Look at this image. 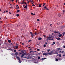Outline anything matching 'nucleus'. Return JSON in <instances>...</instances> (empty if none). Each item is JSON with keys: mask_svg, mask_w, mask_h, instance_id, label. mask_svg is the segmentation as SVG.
Masks as SVG:
<instances>
[{"mask_svg": "<svg viewBox=\"0 0 65 65\" xmlns=\"http://www.w3.org/2000/svg\"><path fill=\"white\" fill-rule=\"evenodd\" d=\"M53 54V52L52 51L50 53H43V56H49V55H51Z\"/></svg>", "mask_w": 65, "mask_h": 65, "instance_id": "f257e3e1", "label": "nucleus"}, {"mask_svg": "<svg viewBox=\"0 0 65 65\" xmlns=\"http://www.w3.org/2000/svg\"><path fill=\"white\" fill-rule=\"evenodd\" d=\"M19 54L22 55L21 56L22 58H23V57H24V56H26V55H27V54L26 53H24L23 54H22V53H19Z\"/></svg>", "mask_w": 65, "mask_h": 65, "instance_id": "f03ea898", "label": "nucleus"}, {"mask_svg": "<svg viewBox=\"0 0 65 65\" xmlns=\"http://www.w3.org/2000/svg\"><path fill=\"white\" fill-rule=\"evenodd\" d=\"M17 58L19 60V62L20 63H21V61L20 58L19 57H17Z\"/></svg>", "mask_w": 65, "mask_h": 65, "instance_id": "7ed1b4c3", "label": "nucleus"}, {"mask_svg": "<svg viewBox=\"0 0 65 65\" xmlns=\"http://www.w3.org/2000/svg\"><path fill=\"white\" fill-rule=\"evenodd\" d=\"M38 38V40H41L42 39V38L41 37H39Z\"/></svg>", "mask_w": 65, "mask_h": 65, "instance_id": "20e7f679", "label": "nucleus"}, {"mask_svg": "<svg viewBox=\"0 0 65 65\" xmlns=\"http://www.w3.org/2000/svg\"><path fill=\"white\" fill-rule=\"evenodd\" d=\"M54 54H56L57 55L58 54V53L57 52V51H55L54 52Z\"/></svg>", "mask_w": 65, "mask_h": 65, "instance_id": "39448f33", "label": "nucleus"}, {"mask_svg": "<svg viewBox=\"0 0 65 65\" xmlns=\"http://www.w3.org/2000/svg\"><path fill=\"white\" fill-rule=\"evenodd\" d=\"M47 8V7L46 6H45V7H44V8H45V9H46V10H49V9H48L47 8Z\"/></svg>", "mask_w": 65, "mask_h": 65, "instance_id": "423d86ee", "label": "nucleus"}, {"mask_svg": "<svg viewBox=\"0 0 65 65\" xmlns=\"http://www.w3.org/2000/svg\"><path fill=\"white\" fill-rule=\"evenodd\" d=\"M62 34H60L58 35V37H60L61 36H62Z\"/></svg>", "mask_w": 65, "mask_h": 65, "instance_id": "0eeeda50", "label": "nucleus"}, {"mask_svg": "<svg viewBox=\"0 0 65 65\" xmlns=\"http://www.w3.org/2000/svg\"><path fill=\"white\" fill-rule=\"evenodd\" d=\"M47 40H50V39H51V38H49L47 37Z\"/></svg>", "mask_w": 65, "mask_h": 65, "instance_id": "6e6552de", "label": "nucleus"}, {"mask_svg": "<svg viewBox=\"0 0 65 65\" xmlns=\"http://www.w3.org/2000/svg\"><path fill=\"white\" fill-rule=\"evenodd\" d=\"M44 59H43V58H42V59H40V60L42 62L43 61Z\"/></svg>", "mask_w": 65, "mask_h": 65, "instance_id": "1a4fd4ad", "label": "nucleus"}, {"mask_svg": "<svg viewBox=\"0 0 65 65\" xmlns=\"http://www.w3.org/2000/svg\"><path fill=\"white\" fill-rule=\"evenodd\" d=\"M64 52V51H60L59 52V53H63Z\"/></svg>", "mask_w": 65, "mask_h": 65, "instance_id": "9d476101", "label": "nucleus"}, {"mask_svg": "<svg viewBox=\"0 0 65 65\" xmlns=\"http://www.w3.org/2000/svg\"><path fill=\"white\" fill-rule=\"evenodd\" d=\"M8 41L9 43H11V41L10 40H8Z\"/></svg>", "mask_w": 65, "mask_h": 65, "instance_id": "9b49d317", "label": "nucleus"}, {"mask_svg": "<svg viewBox=\"0 0 65 65\" xmlns=\"http://www.w3.org/2000/svg\"><path fill=\"white\" fill-rule=\"evenodd\" d=\"M13 55H18V53L17 52L16 53H15V54H13Z\"/></svg>", "mask_w": 65, "mask_h": 65, "instance_id": "f8f14e48", "label": "nucleus"}, {"mask_svg": "<svg viewBox=\"0 0 65 65\" xmlns=\"http://www.w3.org/2000/svg\"><path fill=\"white\" fill-rule=\"evenodd\" d=\"M15 48H18V46L17 45V46H15Z\"/></svg>", "mask_w": 65, "mask_h": 65, "instance_id": "ddd939ff", "label": "nucleus"}, {"mask_svg": "<svg viewBox=\"0 0 65 65\" xmlns=\"http://www.w3.org/2000/svg\"><path fill=\"white\" fill-rule=\"evenodd\" d=\"M56 39H57V40H60V38H59V37H58V38H56Z\"/></svg>", "mask_w": 65, "mask_h": 65, "instance_id": "4468645a", "label": "nucleus"}, {"mask_svg": "<svg viewBox=\"0 0 65 65\" xmlns=\"http://www.w3.org/2000/svg\"><path fill=\"white\" fill-rule=\"evenodd\" d=\"M51 37H47L48 38H51L52 37H53V36H52V35H51Z\"/></svg>", "mask_w": 65, "mask_h": 65, "instance_id": "2eb2a0df", "label": "nucleus"}, {"mask_svg": "<svg viewBox=\"0 0 65 65\" xmlns=\"http://www.w3.org/2000/svg\"><path fill=\"white\" fill-rule=\"evenodd\" d=\"M20 12V10H18L17 11V13H18L19 12Z\"/></svg>", "mask_w": 65, "mask_h": 65, "instance_id": "dca6fc26", "label": "nucleus"}, {"mask_svg": "<svg viewBox=\"0 0 65 65\" xmlns=\"http://www.w3.org/2000/svg\"><path fill=\"white\" fill-rule=\"evenodd\" d=\"M16 15L17 16V17H18L19 16V14H17V15Z\"/></svg>", "mask_w": 65, "mask_h": 65, "instance_id": "f3484780", "label": "nucleus"}, {"mask_svg": "<svg viewBox=\"0 0 65 65\" xmlns=\"http://www.w3.org/2000/svg\"><path fill=\"white\" fill-rule=\"evenodd\" d=\"M24 8H25L26 9H27V6H25V7H24Z\"/></svg>", "mask_w": 65, "mask_h": 65, "instance_id": "a211bd4d", "label": "nucleus"}, {"mask_svg": "<svg viewBox=\"0 0 65 65\" xmlns=\"http://www.w3.org/2000/svg\"><path fill=\"white\" fill-rule=\"evenodd\" d=\"M21 52L23 54H24V52L23 51H21Z\"/></svg>", "mask_w": 65, "mask_h": 65, "instance_id": "6ab92c4d", "label": "nucleus"}, {"mask_svg": "<svg viewBox=\"0 0 65 65\" xmlns=\"http://www.w3.org/2000/svg\"><path fill=\"white\" fill-rule=\"evenodd\" d=\"M58 59H55V61H58Z\"/></svg>", "mask_w": 65, "mask_h": 65, "instance_id": "aec40b11", "label": "nucleus"}, {"mask_svg": "<svg viewBox=\"0 0 65 65\" xmlns=\"http://www.w3.org/2000/svg\"><path fill=\"white\" fill-rule=\"evenodd\" d=\"M22 3L23 4H25V2L24 1L22 2Z\"/></svg>", "mask_w": 65, "mask_h": 65, "instance_id": "412c9836", "label": "nucleus"}, {"mask_svg": "<svg viewBox=\"0 0 65 65\" xmlns=\"http://www.w3.org/2000/svg\"><path fill=\"white\" fill-rule=\"evenodd\" d=\"M30 34H31V35H32V32H30Z\"/></svg>", "mask_w": 65, "mask_h": 65, "instance_id": "4be33fe9", "label": "nucleus"}, {"mask_svg": "<svg viewBox=\"0 0 65 65\" xmlns=\"http://www.w3.org/2000/svg\"><path fill=\"white\" fill-rule=\"evenodd\" d=\"M34 36V35H33V34H32V35L31 34V36H32V38L33 36Z\"/></svg>", "mask_w": 65, "mask_h": 65, "instance_id": "5701e85b", "label": "nucleus"}, {"mask_svg": "<svg viewBox=\"0 0 65 65\" xmlns=\"http://www.w3.org/2000/svg\"><path fill=\"white\" fill-rule=\"evenodd\" d=\"M46 45L45 44H44V47H46Z\"/></svg>", "mask_w": 65, "mask_h": 65, "instance_id": "b1692460", "label": "nucleus"}, {"mask_svg": "<svg viewBox=\"0 0 65 65\" xmlns=\"http://www.w3.org/2000/svg\"><path fill=\"white\" fill-rule=\"evenodd\" d=\"M64 11H64V10H63V11H62L63 13V14L64 13Z\"/></svg>", "mask_w": 65, "mask_h": 65, "instance_id": "393cba45", "label": "nucleus"}, {"mask_svg": "<svg viewBox=\"0 0 65 65\" xmlns=\"http://www.w3.org/2000/svg\"><path fill=\"white\" fill-rule=\"evenodd\" d=\"M53 40V38H52V39H50V40Z\"/></svg>", "mask_w": 65, "mask_h": 65, "instance_id": "a878e982", "label": "nucleus"}, {"mask_svg": "<svg viewBox=\"0 0 65 65\" xmlns=\"http://www.w3.org/2000/svg\"><path fill=\"white\" fill-rule=\"evenodd\" d=\"M16 51L15 50H14L13 52H14V53Z\"/></svg>", "mask_w": 65, "mask_h": 65, "instance_id": "bb28decb", "label": "nucleus"}, {"mask_svg": "<svg viewBox=\"0 0 65 65\" xmlns=\"http://www.w3.org/2000/svg\"><path fill=\"white\" fill-rule=\"evenodd\" d=\"M31 41V40H29L28 41V42H30Z\"/></svg>", "mask_w": 65, "mask_h": 65, "instance_id": "cd10ccee", "label": "nucleus"}, {"mask_svg": "<svg viewBox=\"0 0 65 65\" xmlns=\"http://www.w3.org/2000/svg\"><path fill=\"white\" fill-rule=\"evenodd\" d=\"M23 57L25 58V59L26 58H27V57Z\"/></svg>", "mask_w": 65, "mask_h": 65, "instance_id": "c85d7f7f", "label": "nucleus"}, {"mask_svg": "<svg viewBox=\"0 0 65 65\" xmlns=\"http://www.w3.org/2000/svg\"><path fill=\"white\" fill-rule=\"evenodd\" d=\"M30 2H33V1L32 0H30Z\"/></svg>", "mask_w": 65, "mask_h": 65, "instance_id": "c756f323", "label": "nucleus"}, {"mask_svg": "<svg viewBox=\"0 0 65 65\" xmlns=\"http://www.w3.org/2000/svg\"><path fill=\"white\" fill-rule=\"evenodd\" d=\"M50 51V50L49 49V50H47V51L48 52H49V51Z\"/></svg>", "mask_w": 65, "mask_h": 65, "instance_id": "7c9ffc66", "label": "nucleus"}, {"mask_svg": "<svg viewBox=\"0 0 65 65\" xmlns=\"http://www.w3.org/2000/svg\"><path fill=\"white\" fill-rule=\"evenodd\" d=\"M40 59V57H38V59Z\"/></svg>", "mask_w": 65, "mask_h": 65, "instance_id": "2f4dec72", "label": "nucleus"}, {"mask_svg": "<svg viewBox=\"0 0 65 65\" xmlns=\"http://www.w3.org/2000/svg\"><path fill=\"white\" fill-rule=\"evenodd\" d=\"M41 5H39V7H41Z\"/></svg>", "mask_w": 65, "mask_h": 65, "instance_id": "473e14b6", "label": "nucleus"}, {"mask_svg": "<svg viewBox=\"0 0 65 65\" xmlns=\"http://www.w3.org/2000/svg\"><path fill=\"white\" fill-rule=\"evenodd\" d=\"M58 49V50H60V48H57Z\"/></svg>", "mask_w": 65, "mask_h": 65, "instance_id": "72a5a7b5", "label": "nucleus"}, {"mask_svg": "<svg viewBox=\"0 0 65 65\" xmlns=\"http://www.w3.org/2000/svg\"><path fill=\"white\" fill-rule=\"evenodd\" d=\"M59 57H61V54L59 55Z\"/></svg>", "mask_w": 65, "mask_h": 65, "instance_id": "f704fd0d", "label": "nucleus"}, {"mask_svg": "<svg viewBox=\"0 0 65 65\" xmlns=\"http://www.w3.org/2000/svg\"><path fill=\"white\" fill-rule=\"evenodd\" d=\"M37 50L38 51H40V50H39V49H38Z\"/></svg>", "mask_w": 65, "mask_h": 65, "instance_id": "c9c22d12", "label": "nucleus"}, {"mask_svg": "<svg viewBox=\"0 0 65 65\" xmlns=\"http://www.w3.org/2000/svg\"><path fill=\"white\" fill-rule=\"evenodd\" d=\"M47 58H43V59H44V60H45V59H46Z\"/></svg>", "mask_w": 65, "mask_h": 65, "instance_id": "e433bc0d", "label": "nucleus"}, {"mask_svg": "<svg viewBox=\"0 0 65 65\" xmlns=\"http://www.w3.org/2000/svg\"><path fill=\"white\" fill-rule=\"evenodd\" d=\"M31 15H32L33 14V13H31Z\"/></svg>", "mask_w": 65, "mask_h": 65, "instance_id": "4c0bfd02", "label": "nucleus"}, {"mask_svg": "<svg viewBox=\"0 0 65 65\" xmlns=\"http://www.w3.org/2000/svg\"><path fill=\"white\" fill-rule=\"evenodd\" d=\"M62 55L63 56H65V54H64V55Z\"/></svg>", "mask_w": 65, "mask_h": 65, "instance_id": "58836bf2", "label": "nucleus"}, {"mask_svg": "<svg viewBox=\"0 0 65 65\" xmlns=\"http://www.w3.org/2000/svg\"><path fill=\"white\" fill-rule=\"evenodd\" d=\"M37 21H39V19H37Z\"/></svg>", "mask_w": 65, "mask_h": 65, "instance_id": "ea45409f", "label": "nucleus"}, {"mask_svg": "<svg viewBox=\"0 0 65 65\" xmlns=\"http://www.w3.org/2000/svg\"><path fill=\"white\" fill-rule=\"evenodd\" d=\"M57 32V31H55L54 33H56Z\"/></svg>", "mask_w": 65, "mask_h": 65, "instance_id": "a19ab883", "label": "nucleus"}, {"mask_svg": "<svg viewBox=\"0 0 65 65\" xmlns=\"http://www.w3.org/2000/svg\"><path fill=\"white\" fill-rule=\"evenodd\" d=\"M8 14H11V13L10 12H9V13H8Z\"/></svg>", "mask_w": 65, "mask_h": 65, "instance_id": "79ce46f5", "label": "nucleus"}, {"mask_svg": "<svg viewBox=\"0 0 65 65\" xmlns=\"http://www.w3.org/2000/svg\"><path fill=\"white\" fill-rule=\"evenodd\" d=\"M56 43V42H53V44H55Z\"/></svg>", "mask_w": 65, "mask_h": 65, "instance_id": "37998d69", "label": "nucleus"}, {"mask_svg": "<svg viewBox=\"0 0 65 65\" xmlns=\"http://www.w3.org/2000/svg\"><path fill=\"white\" fill-rule=\"evenodd\" d=\"M35 6V5H34V4H33L32 5V6Z\"/></svg>", "mask_w": 65, "mask_h": 65, "instance_id": "c03bdc74", "label": "nucleus"}, {"mask_svg": "<svg viewBox=\"0 0 65 65\" xmlns=\"http://www.w3.org/2000/svg\"><path fill=\"white\" fill-rule=\"evenodd\" d=\"M8 11H6V12L7 13L8 12Z\"/></svg>", "mask_w": 65, "mask_h": 65, "instance_id": "a18cd8bd", "label": "nucleus"}, {"mask_svg": "<svg viewBox=\"0 0 65 65\" xmlns=\"http://www.w3.org/2000/svg\"><path fill=\"white\" fill-rule=\"evenodd\" d=\"M5 11H4L2 12L3 13H4L5 12Z\"/></svg>", "mask_w": 65, "mask_h": 65, "instance_id": "49530a36", "label": "nucleus"}, {"mask_svg": "<svg viewBox=\"0 0 65 65\" xmlns=\"http://www.w3.org/2000/svg\"><path fill=\"white\" fill-rule=\"evenodd\" d=\"M41 53H39L37 55H39V54H41Z\"/></svg>", "mask_w": 65, "mask_h": 65, "instance_id": "de8ad7c7", "label": "nucleus"}, {"mask_svg": "<svg viewBox=\"0 0 65 65\" xmlns=\"http://www.w3.org/2000/svg\"><path fill=\"white\" fill-rule=\"evenodd\" d=\"M16 44L18 46H19V45L17 43H16Z\"/></svg>", "mask_w": 65, "mask_h": 65, "instance_id": "09e8293b", "label": "nucleus"}, {"mask_svg": "<svg viewBox=\"0 0 65 65\" xmlns=\"http://www.w3.org/2000/svg\"><path fill=\"white\" fill-rule=\"evenodd\" d=\"M35 13H34V14H33L32 15H35Z\"/></svg>", "mask_w": 65, "mask_h": 65, "instance_id": "8fccbe9b", "label": "nucleus"}, {"mask_svg": "<svg viewBox=\"0 0 65 65\" xmlns=\"http://www.w3.org/2000/svg\"><path fill=\"white\" fill-rule=\"evenodd\" d=\"M20 4H23V3H20Z\"/></svg>", "mask_w": 65, "mask_h": 65, "instance_id": "3c124183", "label": "nucleus"}, {"mask_svg": "<svg viewBox=\"0 0 65 65\" xmlns=\"http://www.w3.org/2000/svg\"><path fill=\"white\" fill-rule=\"evenodd\" d=\"M35 35H37V33H36V32L35 33Z\"/></svg>", "mask_w": 65, "mask_h": 65, "instance_id": "603ef678", "label": "nucleus"}, {"mask_svg": "<svg viewBox=\"0 0 65 65\" xmlns=\"http://www.w3.org/2000/svg\"><path fill=\"white\" fill-rule=\"evenodd\" d=\"M59 33V31L57 32H56V33Z\"/></svg>", "mask_w": 65, "mask_h": 65, "instance_id": "864d4df0", "label": "nucleus"}, {"mask_svg": "<svg viewBox=\"0 0 65 65\" xmlns=\"http://www.w3.org/2000/svg\"><path fill=\"white\" fill-rule=\"evenodd\" d=\"M22 45H24V44L23 43H22Z\"/></svg>", "mask_w": 65, "mask_h": 65, "instance_id": "5fc2aeb1", "label": "nucleus"}, {"mask_svg": "<svg viewBox=\"0 0 65 65\" xmlns=\"http://www.w3.org/2000/svg\"><path fill=\"white\" fill-rule=\"evenodd\" d=\"M31 3H31V4H33L34 3H33V2L32 3V2H31Z\"/></svg>", "mask_w": 65, "mask_h": 65, "instance_id": "6e6d98bb", "label": "nucleus"}, {"mask_svg": "<svg viewBox=\"0 0 65 65\" xmlns=\"http://www.w3.org/2000/svg\"><path fill=\"white\" fill-rule=\"evenodd\" d=\"M52 35H53L54 34L53 33H52Z\"/></svg>", "mask_w": 65, "mask_h": 65, "instance_id": "4d7b16f0", "label": "nucleus"}, {"mask_svg": "<svg viewBox=\"0 0 65 65\" xmlns=\"http://www.w3.org/2000/svg\"><path fill=\"white\" fill-rule=\"evenodd\" d=\"M63 48H65V46H63Z\"/></svg>", "mask_w": 65, "mask_h": 65, "instance_id": "13d9d810", "label": "nucleus"}, {"mask_svg": "<svg viewBox=\"0 0 65 65\" xmlns=\"http://www.w3.org/2000/svg\"><path fill=\"white\" fill-rule=\"evenodd\" d=\"M58 59H59V60H60L61 59V58H58Z\"/></svg>", "mask_w": 65, "mask_h": 65, "instance_id": "bf43d9fd", "label": "nucleus"}, {"mask_svg": "<svg viewBox=\"0 0 65 65\" xmlns=\"http://www.w3.org/2000/svg\"><path fill=\"white\" fill-rule=\"evenodd\" d=\"M44 37H46V36L45 35H44Z\"/></svg>", "mask_w": 65, "mask_h": 65, "instance_id": "052dcab7", "label": "nucleus"}, {"mask_svg": "<svg viewBox=\"0 0 65 65\" xmlns=\"http://www.w3.org/2000/svg\"><path fill=\"white\" fill-rule=\"evenodd\" d=\"M45 5V4H44L43 5V6H44Z\"/></svg>", "mask_w": 65, "mask_h": 65, "instance_id": "680f3d73", "label": "nucleus"}, {"mask_svg": "<svg viewBox=\"0 0 65 65\" xmlns=\"http://www.w3.org/2000/svg\"><path fill=\"white\" fill-rule=\"evenodd\" d=\"M62 34H65V32H63Z\"/></svg>", "mask_w": 65, "mask_h": 65, "instance_id": "e2e57ef3", "label": "nucleus"}, {"mask_svg": "<svg viewBox=\"0 0 65 65\" xmlns=\"http://www.w3.org/2000/svg\"><path fill=\"white\" fill-rule=\"evenodd\" d=\"M47 42H46V43H45V44H47Z\"/></svg>", "mask_w": 65, "mask_h": 65, "instance_id": "0e129e2a", "label": "nucleus"}, {"mask_svg": "<svg viewBox=\"0 0 65 65\" xmlns=\"http://www.w3.org/2000/svg\"><path fill=\"white\" fill-rule=\"evenodd\" d=\"M14 0H12L11 1L12 2H13V1Z\"/></svg>", "mask_w": 65, "mask_h": 65, "instance_id": "69168bd1", "label": "nucleus"}, {"mask_svg": "<svg viewBox=\"0 0 65 65\" xmlns=\"http://www.w3.org/2000/svg\"><path fill=\"white\" fill-rule=\"evenodd\" d=\"M11 45H13V44H12V43H11Z\"/></svg>", "mask_w": 65, "mask_h": 65, "instance_id": "338daca9", "label": "nucleus"}, {"mask_svg": "<svg viewBox=\"0 0 65 65\" xmlns=\"http://www.w3.org/2000/svg\"><path fill=\"white\" fill-rule=\"evenodd\" d=\"M29 50H31V48H30V49H29Z\"/></svg>", "mask_w": 65, "mask_h": 65, "instance_id": "774afa93", "label": "nucleus"}]
</instances>
